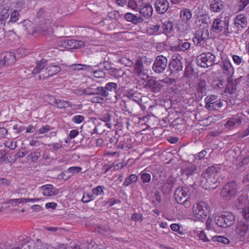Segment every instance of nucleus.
<instances>
[{
	"mask_svg": "<svg viewBox=\"0 0 249 249\" xmlns=\"http://www.w3.org/2000/svg\"><path fill=\"white\" fill-rule=\"evenodd\" d=\"M220 166L221 165L219 164L211 166L202 173L201 182L204 183L206 189L213 190L218 186L219 181L218 177Z\"/></svg>",
	"mask_w": 249,
	"mask_h": 249,
	"instance_id": "obj_1",
	"label": "nucleus"
},
{
	"mask_svg": "<svg viewBox=\"0 0 249 249\" xmlns=\"http://www.w3.org/2000/svg\"><path fill=\"white\" fill-rule=\"evenodd\" d=\"M191 192L187 187H178L175 192V198L176 202L180 204H183L185 207L188 208L191 206L189 200Z\"/></svg>",
	"mask_w": 249,
	"mask_h": 249,
	"instance_id": "obj_2",
	"label": "nucleus"
},
{
	"mask_svg": "<svg viewBox=\"0 0 249 249\" xmlns=\"http://www.w3.org/2000/svg\"><path fill=\"white\" fill-rule=\"evenodd\" d=\"M238 193L237 185L235 181L226 184L220 192L221 197L225 200H230L236 196Z\"/></svg>",
	"mask_w": 249,
	"mask_h": 249,
	"instance_id": "obj_3",
	"label": "nucleus"
},
{
	"mask_svg": "<svg viewBox=\"0 0 249 249\" xmlns=\"http://www.w3.org/2000/svg\"><path fill=\"white\" fill-rule=\"evenodd\" d=\"M195 220L202 221L206 218L208 213V204L203 201H200L194 205L193 208Z\"/></svg>",
	"mask_w": 249,
	"mask_h": 249,
	"instance_id": "obj_4",
	"label": "nucleus"
},
{
	"mask_svg": "<svg viewBox=\"0 0 249 249\" xmlns=\"http://www.w3.org/2000/svg\"><path fill=\"white\" fill-rule=\"evenodd\" d=\"M234 219V216L232 213L224 212L220 215L216 216L214 218V221L218 227L226 228L233 224Z\"/></svg>",
	"mask_w": 249,
	"mask_h": 249,
	"instance_id": "obj_5",
	"label": "nucleus"
},
{
	"mask_svg": "<svg viewBox=\"0 0 249 249\" xmlns=\"http://www.w3.org/2000/svg\"><path fill=\"white\" fill-rule=\"evenodd\" d=\"M229 19L222 20L219 18L214 19L211 29L215 33H219L223 31V34L228 36L232 33V31L229 28Z\"/></svg>",
	"mask_w": 249,
	"mask_h": 249,
	"instance_id": "obj_6",
	"label": "nucleus"
},
{
	"mask_svg": "<svg viewBox=\"0 0 249 249\" xmlns=\"http://www.w3.org/2000/svg\"><path fill=\"white\" fill-rule=\"evenodd\" d=\"M215 56L210 52L203 53L196 59L197 64L202 68H208L214 62Z\"/></svg>",
	"mask_w": 249,
	"mask_h": 249,
	"instance_id": "obj_7",
	"label": "nucleus"
},
{
	"mask_svg": "<svg viewBox=\"0 0 249 249\" xmlns=\"http://www.w3.org/2000/svg\"><path fill=\"white\" fill-rule=\"evenodd\" d=\"M236 235L241 241H245L249 238V223L244 220L238 222L235 229Z\"/></svg>",
	"mask_w": 249,
	"mask_h": 249,
	"instance_id": "obj_8",
	"label": "nucleus"
},
{
	"mask_svg": "<svg viewBox=\"0 0 249 249\" xmlns=\"http://www.w3.org/2000/svg\"><path fill=\"white\" fill-rule=\"evenodd\" d=\"M167 58L162 55H158L155 58L152 69L156 73H163L167 69Z\"/></svg>",
	"mask_w": 249,
	"mask_h": 249,
	"instance_id": "obj_9",
	"label": "nucleus"
},
{
	"mask_svg": "<svg viewBox=\"0 0 249 249\" xmlns=\"http://www.w3.org/2000/svg\"><path fill=\"white\" fill-rule=\"evenodd\" d=\"M205 107L209 110H218L223 106V103L218 99V96L210 95L205 99Z\"/></svg>",
	"mask_w": 249,
	"mask_h": 249,
	"instance_id": "obj_10",
	"label": "nucleus"
},
{
	"mask_svg": "<svg viewBox=\"0 0 249 249\" xmlns=\"http://www.w3.org/2000/svg\"><path fill=\"white\" fill-rule=\"evenodd\" d=\"M33 31L47 36L53 33V29L50 21L47 20L45 21H42L41 23L38 24Z\"/></svg>",
	"mask_w": 249,
	"mask_h": 249,
	"instance_id": "obj_11",
	"label": "nucleus"
},
{
	"mask_svg": "<svg viewBox=\"0 0 249 249\" xmlns=\"http://www.w3.org/2000/svg\"><path fill=\"white\" fill-rule=\"evenodd\" d=\"M15 54L11 52H6L0 54V67L13 64L16 61Z\"/></svg>",
	"mask_w": 249,
	"mask_h": 249,
	"instance_id": "obj_12",
	"label": "nucleus"
},
{
	"mask_svg": "<svg viewBox=\"0 0 249 249\" xmlns=\"http://www.w3.org/2000/svg\"><path fill=\"white\" fill-rule=\"evenodd\" d=\"M133 73L137 76L144 80L148 77L146 70L144 69L142 60L141 58L138 59L134 65Z\"/></svg>",
	"mask_w": 249,
	"mask_h": 249,
	"instance_id": "obj_13",
	"label": "nucleus"
},
{
	"mask_svg": "<svg viewBox=\"0 0 249 249\" xmlns=\"http://www.w3.org/2000/svg\"><path fill=\"white\" fill-rule=\"evenodd\" d=\"M181 176L187 178L191 176L198 175V174L196 165L192 163L186 164L184 167L181 168Z\"/></svg>",
	"mask_w": 249,
	"mask_h": 249,
	"instance_id": "obj_14",
	"label": "nucleus"
},
{
	"mask_svg": "<svg viewBox=\"0 0 249 249\" xmlns=\"http://www.w3.org/2000/svg\"><path fill=\"white\" fill-rule=\"evenodd\" d=\"M85 43L82 40L75 39H64L62 42V46L68 49H77L83 47Z\"/></svg>",
	"mask_w": 249,
	"mask_h": 249,
	"instance_id": "obj_15",
	"label": "nucleus"
},
{
	"mask_svg": "<svg viewBox=\"0 0 249 249\" xmlns=\"http://www.w3.org/2000/svg\"><path fill=\"white\" fill-rule=\"evenodd\" d=\"M109 86V83H107L106 85L105 89L103 87H99L97 88V92L96 93L100 94L101 96H97L93 98L92 102L95 103H103V101H106L107 100V96L108 95V92L105 89H107Z\"/></svg>",
	"mask_w": 249,
	"mask_h": 249,
	"instance_id": "obj_16",
	"label": "nucleus"
},
{
	"mask_svg": "<svg viewBox=\"0 0 249 249\" xmlns=\"http://www.w3.org/2000/svg\"><path fill=\"white\" fill-rule=\"evenodd\" d=\"M169 69L170 73L175 74L182 71L183 64L178 58L173 59L168 64Z\"/></svg>",
	"mask_w": 249,
	"mask_h": 249,
	"instance_id": "obj_17",
	"label": "nucleus"
},
{
	"mask_svg": "<svg viewBox=\"0 0 249 249\" xmlns=\"http://www.w3.org/2000/svg\"><path fill=\"white\" fill-rule=\"evenodd\" d=\"M61 69L58 66L50 65L45 69L44 73L39 75V78H41L42 76L43 79H47L57 73Z\"/></svg>",
	"mask_w": 249,
	"mask_h": 249,
	"instance_id": "obj_18",
	"label": "nucleus"
},
{
	"mask_svg": "<svg viewBox=\"0 0 249 249\" xmlns=\"http://www.w3.org/2000/svg\"><path fill=\"white\" fill-rule=\"evenodd\" d=\"M145 87L151 92L158 93L160 92L163 86L160 82V80L158 81L151 79L147 81Z\"/></svg>",
	"mask_w": 249,
	"mask_h": 249,
	"instance_id": "obj_19",
	"label": "nucleus"
},
{
	"mask_svg": "<svg viewBox=\"0 0 249 249\" xmlns=\"http://www.w3.org/2000/svg\"><path fill=\"white\" fill-rule=\"evenodd\" d=\"M9 12L10 11L8 7L3 8L0 12V34L2 35L6 21L10 16Z\"/></svg>",
	"mask_w": 249,
	"mask_h": 249,
	"instance_id": "obj_20",
	"label": "nucleus"
},
{
	"mask_svg": "<svg viewBox=\"0 0 249 249\" xmlns=\"http://www.w3.org/2000/svg\"><path fill=\"white\" fill-rule=\"evenodd\" d=\"M155 7L158 14H163L168 9L169 4L166 0H157L155 3Z\"/></svg>",
	"mask_w": 249,
	"mask_h": 249,
	"instance_id": "obj_21",
	"label": "nucleus"
},
{
	"mask_svg": "<svg viewBox=\"0 0 249 249\" xmlns=\"http://www.w3.org/2000/svg\"><path fill=\"white\" fill-rule=\"evenodd\" d=\"M209 3L212 12L218 13L224 8V2L221 0H209Z\"/></svg>",
	"mask_w": 249,
	"mask_h": 249,
	"instance_id": "obj_22",
	"label": "nucleus"
},
{
	"mask_svg": "<svg viewBox=\"0 0 249 249\" xmlns=\"http://www.w3.org/2000/svg\"><path fill=\"white\" fill-rule=\"evenodd\" d=\"M223 73L228 77H231L234 73V68L231 62L228 60H225L221 63Z\"/></svg>",
	"mask_w": 249,
	"mask_h": 249,
	"instance_id": "obj_23",
	"label": "nucleus"
},
{
	"mask_svg": "<svg viewBox=\"0 0 249 249\" xmlns=\"http://www.w3.org/2000/svg\"><path fill=\"white\" fill-rule=\"evenodd\" d=\"M140 13L145 18L151 17L153 13V7L148 3L140 5L139 7Z\"/></svg>",
	"mask_w": 249,
	"mask_h": 249,
	"instance_id": "obj_24",
	"label": "nucleus"
},
{
	"mask_svg": "<svg viewBox=\"0 0 249 249\" xmlns=\"http://www.w3.org/2000/svg\"><path fill=\"white\" fill-rule=\"evenodd\" d=\"M40 190L45 196H52L57 195L58 190L55 189L51 184H47L40 187Z\"/></svg>",
	"mask_w": 249,
	"mask_h": 249,
	"instance_id": "obj_25",
	"label": "nucleus"
},
{
	"mask_svg": "<svg viewBox=\"0 0 249 249\" xmlns=\"http://www.w3.org/2000/svg\"><path fill=\"white\" fill-rule=\"evenodd\" d=\"M243 120L242 116L241 114H237L227 122L226 125L230 127L239 126L242 124Z\"/></svg>",
	"mask_w": 249,
	"mask_h": 249,
	"instance_id": "obj_26",
	"label": "nucleus"
},
{
	"mask_svg": "<svg viewBox=\"0 0 249 249\" xmlns=\"http://www.w3.org/2000/svg\"><path fill=\"white\" fill-rule=\"evenodd\" d=\"M208 86L204 79H199L197 84L196 90L201 98L206 95Z\"/></svg>",
	"mask_w": 249,
	"mask_h": 249,
	"instance_id": "obj_27",
	"label": "nucleus"
},
{
	"mask_svg": "<svg viewBox=\"0 0 249 249\" xmlns=\"http://www.w3.org/2000/svg\"><path fill=\"white\" fill-rule=\"evenodd\" d=\"M247 17L244 15H238L234 19V25L238 28H245L248 26Z\"/></svg>",
	"mask_w": 249,
	"mask_h": 249,
	"instance_id": "obj_28",
	"label": "nucleus"
},
{
	"mask_svg": "<svg viewBox=\"0 0 249 249\" xmlns=\"http://www.w3.org/2000/svg\"><path fill=\"white\" fill-rule=\"evenodd\" d=\"M124 18L126 21L130 22L134 24L142 23L143 21V19L141 17H137L130 12L126 13L124 15Z\"/></svg>",
	"mask_w": 249,
	"mask_h": 249,
	"instance_id": "obj_29",
	"label": "nucleus"
},
{
	"mask_svg": "<svg viewBox=\"0 0 249 249\" xmlns=\"http://www.w3.org/2000/svg\"><path fill=\"white\" fill-rule=\"evenodd\" d=\"M227 81L226 87L224 89V91L225 92L232 94L236 90L237 85L235 83V81L232 79L231 77H228Z\"/></svg>",
	"mask_w": 249,
	"mask_h": 249,
	"instance_id": "obj_30",
	"label": "nucleus"
},
{
	"mask_svg": "<svg viewBox=\"0 0 249 249\" xmlns=\"http://www.w3.org/2000/svg\"><path fill=\"white\" fill-rule=\"evenodd\" d=\"M47 60L44 59L37 61L36 63V68L33 70L32 73L36 74L38 73L45 72L44 68L46 66Z\"/></svg>",
	"mask_w": 249,
	"mask_h": 249,
	"instance_id": "obj_31",
	"label": "nucleus"
},
{
	"mask_svg": "<svg viewBox=\"0 0 249 249\" xmlns=\"http://www.w3.org/2000/svg\"><path fill=\"white\" fill-rule=\"evenodd\" d=\"M117 84L114 82H110V100L112 102L115 103L117 100Z\"/></svg>",
	"mask_w": 249,
	"mask_h": 249,
	"instance_id": "obj_32",
	"label": "nucleus"
},
{
	"mask_svg": "<svg viewBox=\"0 0 249 249\" xmlns=\"http://www.w3.org/2000/svg\"><path fill=\"white\" fill-rule=\"evenodd\" d=\"M127 96L132 100L137 103H139L141 101L142 96L141 93L133 90V89H130L126 92Z\"/></svg>",
	"mask_w": 249,
	"mask_h": 249,
	"instance_id": "obj_33",
	"label": "nucleus"
},
{
	"mask_svg": "<svg viewBox=\"0 0 249 249\" xmlns=\"http://www.w3.org/2000/svg\"><path fill=\"white\" fill-rule=\"evenodd\" d=\"M9 10L10 11V18L8 21V23L17 22L19 19L20 17L19 11L17 10H13L12 9L9 7Z\"/></svg>",
	"mask_w": 249,
	"mask_h": 249,
	"instance_id": "obj_34",
	"label": "nucleus"
},
{
	"mask_svg": "<svg viewBox=\"0 0 249 249\" xmlns=\"http://www.w3.org/2000/svg\"><path fill=\"white\" fill-rule=\"evenodd\" d=\"M174 28V24L172 21H165L162 24L161 29L163 33L166 34L170 33Z\"/></svg>",
	"mask_w": 249,
	"mask_h": 249,
	"instance_id": "obj_35",
	"label": "nucleus"
},
{
	"mask_svg": "<svg viewBox=\"0 0 249 249\" xmlns=\"http://www.w3.org/2000/svg\"><path fill=\"white\" fill-rule=\"evenodd\" d=\"M180 17L182 20L187 22L192 17V13L189 9H183L180 13Z\"/></svg>",
	"mask_w": 249,
	"mask_h": 249,
	"instance_id": "obj_36",
	"label": "nucleus"
},
{
	"mask_svg": "<svg viewBox=\"0 0 249 249\" xmlns=\"http://www.w3.org/2000/svg\"><path fill=\"white\" fill-rule=\"evenodd\" d=\"M18 24L20 26L22 27L24 30L27 33H30L32 31V23L29 20L25 19L22 22H20Z\"/></svg>",
	"mask_w": 249,
	"mask_h": 249,
	"instance_id": "obj_37",
	"label": "nucleus"
},
{
	"mask_svg": "<svg viewBox=\"0 0 249 249\" xmlns=\"http://www.w3.org/2000/svg\"><path fill=\"white\" fill-rule=\"evenodd\" d=\"M41 152L39 149L32 152L26 158L28 160H31L33 162H36L40 157Z\"/></svg>",
	"mask_w": 249,
	"mask_h": 249,
	"instance_id": "obj_38",
	"label": "nucleus"
},
{
	"mask_svg": "<svg viewBox=\"0 0 249 249\" xmlns=\"http://www.w3.org/2000/svg\"><path fill=\"white\" fill-rule=\"evenodd\" d=\"M225 85L224 80H214L212 82V87L215 89H222Z\"/></svg>",
	"mask_w": 249,
	"mask_h": 249,
	"instance_id": "obj_39",
	"label": "nucleus"
},
{
	"mask_svg": "<svg viewBox=\"0 0 249 249\" xmlns=\"http://www.w3.org/2000/svg\"><path fill=\"white\" fill-rule=\"evenodd\" d=\"M54 103L56 107L60 108H65L70 106L68 102L59 99H54Z\"/></svg>",
	"mask_w": 249,
	"mask_h": 249,
	"instance_id": "obj_40",
	"label": "nucleus"
},
{
	"mask_svg": "<svg viewBox=\"0 0 249 249\" xmlns=\"http://www.w3.org/2000/svg\"><path fill=\"white\" fill-rule=\"evenodd\" d=\"M197 35L200 38L201 40L207 39L209 36L208 30L205 28H202L198 31Z\"/></svg>",
	"mask_w": 249,
	"mask_h": 249,
	"instance_id": "obj_41",
	"label": "nucleus"
},
{
	"mask_svg": "<svg viewBox=\"0 0 249 249\" xmlns=\"http://www.w3.org/2000/svg\"><path fill=\"white\" fill-rule=\"evenodd\" d=\"M137 176L135 174H131L129 176L128 178H126L125 179L123 183V185L125 186H128L131 183L137 182Z\"/></svg>",
	"mask_w": 249,
	"mask_h": 249,
	"instance_id": "obj_42",
	"label": "nucleus"
},
{
	"mask_svg": "<svg viewBox=\"0 0 249 249\" xmlns=\"http://www.w3.org/2000/svg\"><path fill=\"white\" fill-rule=\"evenodd\" d=\"M191 44L186 40L183 41V40H179L178 47L179 49L182 51H185L188 50L190 47Z\"/></svg>",
	"mask_w": 249,
	"mask_h": 249,
	"instance_id": "obj_43",
	"label": "nucleus"
},
{
	"mask_svg": "<svg viewBox=\"0 0 249 249\" xmlns=\"http://www.w3.org/2000/svg\"><path fill=\"white\" fill-rule=\"evenodd\" d=\"M71 69L74 71L80 70H88L89 66L86 65H82L81 64H75L71 66Z\"/></svg>",
	"mask_w": 249,
	"mask_h": 249,
	"instance_id": "obj_44",
	"label": "nucleus"
},
{
	"mask_svg": "<svg viewBox=\"0 0 249 249\" xmlns=\"http://www.w3.org/2000/svg\"><path fill=\"white\" fill-rule=\"evenodd\" d=\"M82 170V168L79 166H72L68 168L67 171L66 173H71V175L69 176V177L75 174L79 173Z\"/></svg>",
	"mask_w": 249,
	"mask_h": 249,
	"instance_id": "obj_45",
	"label": "nucleus"
},
{
	"mask_svg": "<svg viewBox=\"0 0 249 249\" xmlns=\"http://www.w3.org/2000/svg\"><path fill=\"white\" fill-rule=\"evenodd\" d=\"M212 239L213 241H217L218 242H221L225 244L230 243L229 240L227 238L222 236H213L212 238Z\"/></svg>",
	"mask_w": 249,
	"mask_h": 249,
	"instance_id": "obj_46",
	"label": "nucleus"
},
{
	"mask_svg": "<svg viewBox=\"0 0 249 249\" xmlns=\"http://www.w3.org/2000/svg\"><path fill=\"white\" fill-rule=\"evenodd\" d=\"M160 28V26L158 24L156 25H150L149 27L147 29V31L150 34H154L157 32H158Z\"/></svg>",
	"mask_w": 249,
	"mask_h": 249,
	"instance_id": "obj_47",
	"label": "nucleus"
},
{
	"mask_svg": "<svg viewBox=\"0 0 249 249\" xmlns=\"http://www.w3.org/2000/svg\"><path fill=\"white\" fill-rule=\"evenodd\" d=\"M141 179L143 183H148L151 180V175L149 173L142 172L141 174Z\"/></svg>",
	"mask_w": 249,
	"mask_h": 249,
	"instance_id": "obj_48",
	"label": "nucleus"
},
{
	"mask_svg": "<svg viewBox=\"0 0 249 249\" xmlns=\"http://www.w3.org/2000/svg\"><path fill=\"white\" fill-rule=\"evenodd\" d=\"M118 61L120 62V63L124 65L125 66L127 67H132L133 65V62L130 60V59L127 58L126 57H122L121 58L119 59Z\"/></svg>",
	"mask_w": 249,
	"mask_h": 249,
	"instance_id": "obj_49",
	"label": "nucleus"
},
{
	"mask_svg": "<svg viewBox=\"0 0 249 249\" xmlns=\"http://www.w3.org/2000/svg\"><path fill=\"white\" fill-rule=\"evenodd\" d=\"M161 190L164 194H169L172 192L173 189L171 188V186L169 185V183L165 182L162 186Z\"/></svg>",
	"mask_w": 249,
	"mask_h": 249,
	"instance_id": "obj_50",
	"label": "nucleus"
},
{
	"mask_svg": "<svg viewBox=\"0 0 249 249\" xmlns=\"http://www.w3.org/2000/svg\"><path fill=\"white\" fill-rule=\"evenodd\" d=\"M194 71V69L190 65L186 66L184 72V77L190 78Z\"/></svg>",
	"mask_w": 249,
	"mask_h": 249,
	"instance_id": "obj_51",
	"label": "nucleus"
},
{
	"mask_svg": "<svg viewBox=\"0 0 249 249\" xmlns=\"http://www.w3.org/2000/svg\"><path fill=\"white\" fill-rule=\"evenodd\" d=\"M160 83H162L165 84L167 85L170 86L173 85L174 83L176 82V80L174 78H171L168 76H166L164 78L162 79H160Z\"/></svg>",
	"mask_w": 249,
	"mask_h": 249,
	"instance_id": "obj_52",
	"label": "nucleus"
},
{
	"mask_svg": "<svg viewBox=\"0 0 249 249\" xmlns=\"http://www.w3.org/2000/svg\"><path fill=\"white\" fill-rule=\"evenodd\" d=\"M122 73L121 71L113 68H110V76H113L114 78H119L121 77Z\"/></svg>",
	"mask_w": 249,
	"mask_h": 249,
	"instance_id": "obj_53",
	"label": "nucleus"
},
{
	"mask_svg": "<svg viewBox=\"0 0 249 249\" xmlns=\"http://www.w3.org/2000/svg\"><path fill=\"white\" fill-rule=\"evenodd\" d=\"M245 201L246 199L245 197L242 195L240 196L235 201L237 207L238 209H241L242 206L244 205V204L245 203Z\"/></svg>",
	"mask_w": 249,
	"mask_h": 249,
	"instance_id": "obj_54",
	"label": "nucleus"
},
{
	"mask_svg": "<svg viewBox=\"0 0 249 249\" xmlns=\"http://www.w3.org/2000/svg\"><path fill=\"white\" fill-rule=\"evenodd\" d=\"M93 199V196L87 193H84L82 198V201L83 203H88Z\"/></svg>",
	"mask_w": 249,
	"mask_h": 249,
	"instance_id": "obj_55",
	"label": "nucleus"
},
{
	"mask_svg": "<svg viewBox=\"0 0 249 249\" xmlns=\"http://www.w3.org/2000/svg\"><path fill=\"white\" fill-rule=\"evenodd\" d=\"M170 228L173 231H177L180 235H183V232L182 230H180L181 227L178 224H172L170 225Z\"/></svg>",
	"mask_w": 249,
	"mask_h": 249,
	"instance_id": "obj_56",
	"label": "nucleus"
},
{
	"mask_svg": "<svg viewBox=\"0 0 249 249\" xmlns=\"http://www.w3.org/2000/svg\"><path fill=\"white\" fill-rule=\"evenodd\" d=\"M104 188V187L102 186H98L92 189V193L97 196L101 195L103 193Z\"/></svg>",
	"mask_w": 249,
	"mask_h": 249,
	"instance_id": "obj_57",
	"label": "nucleus"
},
{
	"mask_svg": "<svg viewBox=\"0 0 249 249\" xmlns=\"http://www.w3.org/2000/svg\"><path fill=\"white\" fill-rule=\"evenodd\" d=\"M242 215L246 222L249 223V207H246L242 210Z\"/></svg>",
	"mask_w": 249,
	"mask_h": 249,
	"instance_id": "obj_58",
	"label": "nucleus"
},
{
	"mask_svg": "<svg viewBox=\"0 0 249 249\" xmlns=\"http://www.w3.org/2000/svg\"><path fill=\"white\" fill-rule=\"evenodd\" d=\"M232 59L234 63L237 65H239L244 62L242 58L237 55H233L232 56Z\"/></svg>",
	"mask_w": 249,
	"mask_h": 249,
	"instance_id": "obj_59",
	"label": "nucleus"
},
{
	"mask_svg": "<svg viewBox=\"0 0 249 249\" xmlns=\"http://www.w3.org/2000/svg\"><path fill=\"white\" fill-rule=\"evenodd\" d=\"M84 117L80 115H75L72 119V122L76 124H80L84 121Z\"/></svg>",
	"mask_w": 249,
	"mask_h": 249,
	"instance_id": "obj_60",
	"label": "nucleus"
},
{
	"mask_svg": "<svg viewBox=\"0 0 249 249\" xmlns=\"http://www.w3.org/2000/svg\"><path fill=\"white\" fill-rule=\"evenodd\" d=\"M8 203L11 204H15L16 205L20 203H24V198L11 199L9 200Z\"/></svg>",
	"mask_w": 249,
	"mask_h": 249,
	"instance_id": "obj_61",
	"label": "nucleus"
},
{
	"mask_svg": "<svg viewBox=\"0 0 249 249\" xmlns=\"http://www.w3.org/2000/svg\"><path fill=\"white\" fill-rule=\"evenodd\" d=\"M11 158V157L6 156V154H2L1 156L0 157V165L4 161H6L7 162H11L12 161L10 160Z\"/></svg>",
	"mask_w": 249,
	"mask_h": 249,
	"instance_id": "obj_62",
	"label": "nucleus"
},
{
	"mask_svg": "<svg viewBox=\"0 0 249 249\" xmlns=\"http://www.w3.org/2000/svg\"><path fill=\"white\" fill-rule=\"evenodd\" d=\"M128 6L133 10H136L138 8V5L135 0H129L128 2Z\"/></svg>",
	"mask_w": 249,
	"mask_h": 249,
	"instance_id": "obj_63",
	"label": "nucleus"
},
{
	"mask_svg": "<svg viewBox=\"0 0 249 249\" xmlns=\"http://www.w3.org/2000/svg\"><path fill=\"white\" fill-rule=\"evenodd\" d=\"M120 17V14L117 11L110 12V18L118 19Z\"/></svg>",
	"mask_w": 249,
	"mask_h": 249,
	"instance_id": "obj_64",
	"label": "nucleus"
}]
</instances>
